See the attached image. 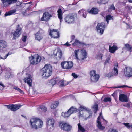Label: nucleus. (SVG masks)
<instances>
[{
  "label": "nucleus",
  "mask_w": 132,
  "mask_h": 132,
  "mask_svg": "<svg viewBox=\"0 0 132 132\" xmlns=\"http://www.w3.org/2000/svg\"><path fill=\"white\" fill-rule=\"evenodd\" d=\"M79 50V49H78L74 51L75 58L77 59V62L79 64H81L83 62V61L87 58V53L86 50H81V55L80 56V58H79L78 57V53Z\"/></svg>",
  "instance_id": "nucleus-1"
},
{
  "label": "nucleus",
  "mask_w": 132,
  "mask_h": 132,
  "mask_svg": "<svg viewBox=\"0 0 132 132\" xmlns=\"http://www.w3.org/2000/svg\"><path fill=\"white\" fill-rule=\"evenodd\" d=\"M30 123L32 128L36 129L41 128L43 123L42 120L38 118L31 119Z\"/></svg>",
  "instance_id": "nucleus-2"
},
{
  "label": "nucleus",
  "mask_w": 132,
  "mask_h": 132,
  "mask_svg": "<svg viewBox=\"0 0 132 132\" xmlns=\"http://www.w3.org/2000/svg\"><path fill=\"white\" fill-rule=\"evenodd\" d=\"M52 72V68L50 64H46L42 69V76L45 79H47L51 75Z\"/></svg>",
  "instance_id": "nucleus-3"
},
{
  "label": "nucleus",
  "mask_w": 132,
  "mask_h": 132,
  "mask_svg": "<svg viewBox=\"0 0 132 132\" xmlns=\"http://www.w3.org/2000/svg\"><path fill=\"white\" fill-rule=\"evenodd\" d=\"M31 64L32 65H37L40 62L42 58L38 54H36L34 56L31 55L29 57Z\"/></svg>",
  "instance_id": "nucleus-4"
},
{
  "label": "nucleus",
  "mask_w": 132,
  "mask_h": 132,
  "mask_svg": "<svg viewBox=\"0 0 132 132\" xmlns=\"http://www.w3.org/2000/svg\"><path fill=\"white\" fill-rule=\"evenodd\" d=\"M75 17L77 18V14H69L65 17L64 19L66 22L70 24L74 23Z\"/></svg>",
  "instance_id": "nucleus-5"
},
{
  "label": "nucleus",
  "mask_w": 132,
  "mask_h": 132,
  "mask_svg": "<svg viewBox=\"0 0 132 132\" xmlns=\"http://www.w3.org/2000/svg\"><path fill=\"white\" fill-rule=\"evenodd\" d=\"M89 74L90 76L91 81L93 82H96L99 80L100 76L99 74L96 73V72L95 70L90 71Z\"/></svg>",
  "instance_id": "nucleus-6"
},
{
  "label": "nucleus",
  "mask_w": 132,
  "mask_h": 132,
  "mask_svg": "<svg viewBox=\"0 0 132 132\" xmlns=\"http://www.w3.org/2000/svg\"><path fill=\"white\" fill-rule=\"evenodd\" d=\"M59 126L61 130L67 132L70 131L72 127L69 123L63 122L60 123Z\"/></svg>",
  "instance_id": "nucleus-7"
},
{
  "label": "nucleus",
  "mask_w": 132,
  "mask_h": 132,
  "mask_svg": "<svg viewBox=\"0 0 132 132\" xmlns=\"http://www.w3.org/2000/svg\"><path fill=\"white\" fill-rule=\"evenodd\" d=\"M73 63L72 61H64L61 63V67L64 69H71L73 67Z\"/></svg>",
  "instance_id": "nucleus-8"
},
{
  "label": "nucleus",
  "mask_w": 132,
  "mask_h": 132,
  "mask_svg": "<svg viewBox=\"0 0 132 132\" xmlns=\"http://www.w3.org/2000/svg\"><path fill=\"white\" fill-rule=\"evenodd\" d=\"M22 28L20 27L19 24L17 26L16 29L15 31L12 34L13 36L12 40H16V38L19 37L22 33Z\"/></svg>",
  "instance_id": "nucleus-9"
},
{
  "label": "nucleus",
  "mask_w": 132,
  "mask_h": 132,
  "mask_svg": "<svg viewBox=\"0 0 132 132\" xmlns=\"http://www.w3.org/2000/svg\"><path fill=\"white\" fill-rule=\"evenodd\" d=\"M105 24L104 22H101L98 23L96 27L97 31L99 32L100 35L102 34L104 32L105 28Z\"/></svg>",
  "instance_id": "nucleus-10"
},
{
  "label": "nucleus",
  "mask_w": 132,
  "mask_h": 132,
  "mask_svg": "<svg viewBox=\"0 0 132 132\" xmlns=\"http://www.w3.org/2000/svg\"><path fill=\"white\" fill-rule=\"evenodd\" d=\"M49 31H50L49 35L51 37L54 38H58L59 37V32L57 30L50 29Z\"/></svg>",
  "instance_id": "nucleus-11"
},
{
  "label": "nucleus",
  "mask_w": 132,
  "mask_h": 132,
  "mask_svg": "<svg viewBox=\"0 0 132 132\" xmlns=\"http://www.w3.org/2000/svg\"><path fill=\"white\" fill-rule=\"evenodd\" d=\"M52 16L50 14V13L48 12H44L40 19L41 21H44L45 22H48L50 20Z\"/></svg>",
  "instance_id": "nucleus-12"
},
{
  "label": "nucleus",
  "mask_w": 132,
  "mask_h": 132,
  "mask_svg": "<svg viewBox=\"0 0 132 132\" xmlns=\"http://www.w3.org/2000/svg\"><path fill=\"white\" fill-rule=\"evenodd\" d=\"M4 7H6L12 4L16 3L17 0H1Z\"/></svg>",
  "instance_id": "nucleus-13"
},
{
  "label": "nucleus",
  "mask_w": 132,
  "mask_h": 132,
  "mask_svg": "<svg viewBox=\"0 0 132 132\" xmlns=\"http://www.w3.org/2000/svg\"><path fill=\"white\" fill-rule=\"evenodd\" d=\"M124 74L126 76H132V68L129 67H126L124 69Z\"/></svg>",
  "instance_id": "nucleus-14"
},
{
  "label": "nucleus",
  "mask_w": 132,
  "mask_h": 132,
  "mask_svg": "<svg viewBox=\"0 0 132 132\" xmlns=\"http://www.w3.org/2000/svg\"><path fill=\"white\" fill-rule=\"evenodd\" d=\"M7 108L13 111H15L18 109H19L21 106L20 105H18L17 104H12L6 105Z\"/></svg>",
  "instance_id": "nucleus-15"
},
{
  "label": "nucleus",
  "mask_w": 132,
  "mask_h": 132,
  "mask_svg": "<svg viewBox=\"0 0 132 132\" xmlns=\"http://www.w3.org/2000/svg\"><path fill=\"white\" fill-rule=\"evenodd\" d=\"M24 81L28 84L29 87L32 86V79L30 75L29 74L28 77L24 78Z\"/></svg>",
  "instance_id": "nucleus-16"
},
{
  "label": "nucleus",
  "mask_w": 132,
  "mask_h": 132,
  "mask_svg": "<svg viewBox=\"0 0 132 132\" xmlns=\"http://www.w3.org/2000/svg\"><path fill=\"white\" fill-rule=\"evenodd\" d=\"M7 46V42L3 40H0V52H2L3 49L6 48Z\"/></svg>",
  "instance_id": "nucleus-17"
},
{
  "label": "nucleus",
  "mask_w": 132,
  "mask_h": 132,
  "mask_svg": "<svg viewBox=\"0 0 132 132\" xmlns=\"http://www.w3.org/2000/svg\"><path fill=\"white\" fill-rule=\"evenodd\" d=\"M119 100L121 102H127L128 101L127 96L122 94H120Z\"/></svg>",
  "instance_id": "nucleus-18"
},
{
  "label": "nucleus",
  "mask_w": 132,
  "mask_h": 132,
  "mask_svg": "<svg viewBox=\"0 0 132 132\" xmlns=\"http://www.w3.org/2000/svg\"><path fill=\"white\" fill-rule=\"evenodd\" d=\"M99 10L96 7H93L90 10H88V12L92 15H96L98 14Z\"/></svg>",
  "instance_id": "nucleus-19"
},
{
  "label": "nucleus",
  "mask_w": 132,
  "mask_h": 132,
  "mask_svg": "<svg viewBox=\"0 0 132 132\" xmlns=\"http://www.w3.org/2000/svg\"><path fill=\"white\" fill-rule=\"evenodd\" d=\"M54 120L52 118H49L47 120L46 123L48 126H51L53 127L54 126Z\"/></svg>",
  "instance_id": "nucleus-20"
},
{
  "label": "nucleus",
  "mask_w": 132,
  "mask_h": 132,
  "mask_svg": "<svg viewBox=\"0 0 132 132\" xmlns=\"http://www.w3.org/2000/svg\"><path fill=\"white\" fill-rule=\"evenodd\" d=\"M54 56L56 57V59L57 60H59L61 59L62 56V52L61 50H60L57 52L56 53L54 54Z\"/></svg>",
  "instance_id": "nucleus-21"
},
{
  "label": "nucleus",
  "mask_w": 132,
  "mask_h": 132,
  "mask_svg": "<svg viewBox=\"0 0 132 132\" xmlns=\"http://www.w3.org/2000/svg\"><path fill=\"white\" fill-rule=\"evenodd\" d=\"M85 44L82 42L79 41L78 40L75 39L74 42L72 44V45L73 46H79L85 45Z\"/></svg>",
  "instance_id": "nucleus-22"
},
{
  "label": "nucleus",
  "mask_w": 132,
  "mask_h": 132,
  "mask_svg": "<svg viewBox=\"0 0 132 132\" xmlns=\"http://www.w3.org/2000/svg\"><path fill=\"white\" fill-rule=\"evenodd\" d=\"M58 18L60 20V23L63 21V14L61 8H59L57 11Z\"/></svg>",
  "instance_id": "nucleus-23"
},
{
  "label": "nucleus",
  "mask_w": 132,
  "mask_h": 132,
  "mask_svg": "<svg viewBox=\"0 0 132 132\" xmlns=\"http://www.w3.org/2000/svg\"><path fill=\"white\" fill-rule=\"evenodd\" d=\"M88 11H87L86 10L82 9L79 10L78 11V13L80 15H82L83 16L84 18H86V17L87 15V14Z\"/></svg>",
  "instance_id": "nucleus-24"
},
{
  "label": "nucleus",
  "mask_w": 132,
  "mask_h": 132,
  "mask_svg": "<svg viewBox=\"0 0 132 132\" xmlns=\"http://www.w3.org/2000/svg\"><path fill=\"white\" fill-rule=\"evenodd\" d=\"M118 67V63H115L114 65V68L112 70V72H113V75L116 76L118 73L117 68Z\"/></svg>",
  "instance_id": "nucleus-25"
},
{
  "label": "nucleus",
  "mask_w": 132,
  "mask_h": 132,
  "mask_svg": "<svg viewBox=\"0 0 132 132\" xmlns=\"http://www.w3.org/2000/svg\"><path fill=\"white\" fill-rule=\"evenodd\" d=\"M117 49V46L114 45L112 46H109V50L110 53H114Z\"/></svg>",
  "instance_id": "nucleus-26"
},
{
  "label": "nucleus",
  "mask_w": 132,
  "mask_h": 132,
  "mask_svg": "<svg viewBox=\"0 0 132 132\" xmlns=\"http://www.w3.org/2000/svg\"><path fill=\"white\" fill-rule=\"evenodd\" d=\"M35 39L40 41L43 38V37L41 35L40 31H39L37 33L35 34Z\"/></svg>",
  "instance_id": "nucleus-27"
},
{
  "label": "nucleus",
  "mask_w": 132,
  "mask_h": 132,
  "mask_svg": "<svg viewBox=\"0 0 132 132\" xmlns=\"http://www.w3.org/2000/svg\"><path fill=\"white\" fill-rule=\"evenodd\" d=\"M78 110L77 108L73 106H72L69 108L68 111L70 114H71L73 113L76 112Z\"/></svg>",
  "instance_id": "nucleus-28"
},
{
  "label": "nucleus",
  "mask_w": 132,
  "mask_h": 132,
  "mask_svg": "<svg viewBox=\"0 0 132 132\" xmlns=\"http://www.w3.org/2000/svg\"><path fill=\"white\" fill-rule=\"evenodd\" d=\"M31 10V7L29 6L27 8L26 10L22 12V14L24 16H27L30 14V13H27V12H29Z\"/></svg>",
  "instance_id": "nucleus-29"
},
{
  "label": "nucleus",
  "mask_w": 132,
  "mask_h": 132,
  "mask_svg": "<svg viewBox=\"0 0 132 132\" xmlns=\"http://www.w3.org/2000/svg\"><path fill=\"white\" fill-rule=\"evenodd\" d=\"M92 108L94 109L93 111L95 113H96L98 110V105L97 103H95L92 106Z\"/></svg>",
  "instance_id": "nucleus-30"
},
{
  "label": "nucleus",
  "mask_w": 132,
  "mask_h": 132,
  "mask_svg": "<svg viewBox=\"0 0 132 132\" xmlns=\"http://www.w3.org/2000/svg\"><path fill=\"white\" fill-rule=\"evenodd\" d=\"M16 11L15 9L11 10L7 12L4 14V15L5 16H7L13 14L16 12Z\"/></svg>",
  "instance_id": "nucleus-31"
},
{
  "label": "nucleus",
  "mask_w": 132,
  "mask_h": 132,
  "mask_svg": "<svg viewBox=\"0 0 132 132\" xmlns=\"http://www.w3.org/2000/svg\"><path fill=\"white\" fill-rule=\"evenodd\" d=\"M125 48L127 50L131 52L132 51V46L128 43L125 44Z\"/></svg>",
  "instance_id": "nucleus-32"
},
{
  "label": "nucleus",
  "mask_w": 132,
  "mask_h": 132,
  "mask_svg": "<svg viewBox=\"0 0 132 132\" xmlns=\"http://www.w3.org/2000/svg\"><path fill=\"white\" fill-rule=\"evenodd\" d=\"M59 104L58 101L53 102L51 104V108L52 109H55L58 106Z\"/></svg>",
  "instance_id": "nucleus-33"
},
{
  "label": "nucleus",
  "mask_w": 132,
  "mask_h": 132,
  "mask_svg": "<svg viewBox=\"0 0 132 132\" xmlns=\"http://www.w3.org/2000/svg\"><path fill=\"white\" fill-rule=\"evenodd\" d=\"M114 20L113 16L109 14H108L106 16V20L108 24L109 20Z\"/></svg>",
  "instance_id": "nucleus-34"
},
{
  "label": "nucleus",
  "mask_w": 132,
  "mask_h": 132,
  "mask_svg": "<svg viewBox=\"0 0 132 132\" xmlns=\"http://www.w3.org/2000/svg\"><path fill=\"white\" fill-rule=\"evenodd\" d=\"M109 0H97V3L100 4H105L108 3Z\"/></svg>",
  "instance_id": "nucleus-35"
},
{
  "label": "nucleus",
  "mask_w": 132,
  "mask_h": 132,
  "mask_svg": "<svg viewBox=\"0 0 132 132\" xmlns=\"http://www.w3.org/2000/svg\"><path fill=\"white\" fill-rule=\"evenodd\" d=\"M97 127L99 129L101 130H103L105 128V127L102 126L101 122H98L97 123Z\"/></svg>",
  "instance_id": "nucleus-36"
},
{
  "label": "nucleus",
  "mask_w": 132,
  "mask_h": 132,
  "mask_svg": "<svg viewBox=\"0 0 132 132\" xmlns=\"http://www.w3.org/2000/svg\"><path fill=\"white\" fill-rule=\"evenodd\" d=\"M78 131H80L81 132H85L86 130L81 125L80 123L78 124Z\"/></svg>",
  "instance_id": "nucleus-37"
},
{
  "label": "nucleus",
  "mask_w": 132,
  "mask_h": 132,
  "mask_svg": "<svg viewBox=\"0 0 132 132\" xmlns=\"http://www.w3.org/2000/svg\"><path fill=\"white\" fill-rule=\"evenodd\" d=\"M38 110L39 111H42L44 112H46L47 110V109L45 106H41L38 108Z\"/></svg>",
  "instance_id": "nucleus-38"
},
{
  "label": "nucleus",
  "mask_w": 132,
  "mask_h": 132,
  "mask_svg": "<svg viewBox=\"0 0 132 132\" xmlns=\"http://www.w3.org/2000/svg\"><path fill=\"white\" fill-rule=\"evenodd\" d=\"M62 114V116L65 118L68 117L71 115L68 111L66 112H63Z\"/></svg>",
  "instance_id": "nucleus-39"
},
{
  "label": "nucleus",
  "mask_w": 132,
  "mask_h": 132,
  "mask_svg": "<svg viewBox=\"0 0 132 132\" xmlns=\"http://www.w3.org/2000/svg\"><path fill=\"white\" fill-rule=\"evenodd\" d=\"M13 89L17 90L21 94H24V92L23 90L16 86H14Z\"/></svg>",
  "instance_id": "nucleus-40"
},
{
  "label": "nucleus",
  "mask_w": 132,
  "mask_h": 132,
  "mask_svg": "<svg viewBox=\"0 0 132 132\" xmlns=\"http://www.w3.org/2000/svg\"><path fill=\"white\" fill-rule=\"evenodd\" d=\"M113 75V73L112 72H110L108 73L105 74L104 76L105 77H107L109 78L111 77Z\"/></svg>",
  "instance_id": "nucleus-41"
},
{
  "label": "nucleus",
  "mask_w": 132,
  "mask_h": 132,
  "mask_svg": "<svg viewBox=\"0 0 132 132\" xmlns=\"http://www.w3.org/2000/svg\"><path fill=\"white\" fill-rule=\"evenodd\" d=\"M103 57V54L101 53H99L98 54L96 58L97 59H100L101 60H102V57Z\"/></svg>",
  "instance_id": "nucleus-42"
},
{
  "label": "nucleus",
  "mask_w": 132,
  "mask_h": 132,
  "mask_svg": "<svg viewBox=\"0 0 132 132\" xmlns=\"http://www.w3.org/2000/svg\"><path fill=\"white\" fill-rule=\"evenodd\" d=\"M111 98L110 97H105L104 98L103 101L104 102H107L111 101Z\"/></svg>",
  "instance_id": "nucleus-43"
},
{
  "label": "nucleus",
  "mask_w": 132,
  "mask_h": 132,
  "mask_svg": "<svg viewBox=\"0 0 132 132\" xmlns=\"http://www.w3.org/2000/svg\"><path fill=\"white\" fill-rule=\"evenodd\" d=\"M5 87V86L2 83L0 82V90H3Z\"/></svg>",
  "instance_id": "nucleus-44"
},
{
  "label": "nucleus",
  "mask_w": 132,
  "mask_h": 132,
  "mask_svg": "<svg viewBox=\"0 0 132 132\" xmlns=\"http://www.w3.org/2000/svg\"><path fill=\"white\" fill-rule=\"evenodd\" d=\"M27 38V36L26 35H24L22 36L21 38L23 42H25L26 41Z\"/></svg>",
  "instance_id": "nucleus-45"
},
{
  "label": "nucleus",
  "mask_w": 132,
  "mask_h": 132,
  "mask_svg": "<svg viewBox=\"0 0 132 132\" xmlns=\"http://www.w3.org/2000/svg\"><path fill=\"white\" fill-rule=\"evenodd\" d=\"M124 124L128 129H130L131 127V125H130L129 123H125Z\"/></svg>",
  "instance_id": "nucleus-46"
},
{
  "label": "nucleus",
  "mask_w": 132,
  "mask_h": 132,
  "mask_svg": "<svg viewBox=\"0 0 132 132\" xmlns=\"http://www.w3.org/2000/svg\"><path fill=\"white\" fill-rule=\"evenodd\" d=\"M108 132H118L116 129L113 128H110L108 130Z\"/></svg>",
  "instance_id": "nucleus-47"
},
{
  "label": "nucleus",
  "mask_w": 132,
  "mask_h": 132,
  "mask_svg": "<svg viewBox=\"0 0 132 132\" xmlns=\"http://www.w3.org/2000/svg\"><path fill=\"white\" fill-rule=\"evenodd\" d=\"M100 15L102 16L105 17V16H106V13L105 12H102L100 13Z\"/></svg>",
  "instance_id": "nucleus-48"
},
{
  "label": "nucleus",
  "mask_w": 132,
  "mask_h": 132,
  "mask_svg": "<svg viewBox=\"0 0 132 132\" xmlns=\"http://www.w3.org/2000/svg\"><path fill=\"white\" fill-rule=\"evenodd\" d=\"M50 82L51 83V84L52 85H54L56 84V81L54 79H52L51 80Z\"/></svg>",
  "instance_id": "nucleus-49"
},
{
  "label": "nucleus",
  "mask_w": 132,
  "mask_h": 132,
  "mask_svg": "<svg viewBox=\"0 0 132 132\" xmlns=\"http://www.w3.org/2000/svg\"><path fill=\"white\" fill-rule=\"evenodd\" d=\"M61 83L60 84V86L61 87H63L64 86V81L62 80L61 81Z\"/></svg>",
  "instance_id": "nucleus-50"
},
{
  "label": "nucleus",
  "mask_w": 132,
  "mask_h": 132,
  "mask_svg": "<svg viewBox=\"0 0 132 132\" xmlns=\"http://www.w3.org/2000/svg\"><path fill=\"white\" fill-rule=\"evenodd\" d=\"M72 75L73 76V77L75 78V79L77 78L78 77V75L77 74H76L75 73H72Z\"/></svg>",
  "instance_id": "nucleus-51"
},
{
  "label": "nucleus",
  "mask_w": 132,
  "mask_h": 132,
  "mask_svg": "<svg viewBox=\"0 0 132 132\" xmlns=\"http://www.w3.org/2000/svg\"><path fill=\"white\" fill-rule=\"evenodd\" d=\"M110 60V59L109 58H108L105 60V62H104V64H106L107 63H109V61Z\"/></svg>",
  "instance_id": "nucleus-52"
},
{
  "label": "nucleus",
  "mask_w": 132,
  "mask_h": 132,
  "mask_svg": "<svg viewBox=\"0 0 132 132\" xmlns=\"http://www.w3.org/2000/svg\"><path fill=\"white\" fill-rule=\"evenodd\" d=\"M54 14V10L53 9H51L50 10V14H51L52 16Z\"/></svg>",
  "instance_id": "nucleus-53"
},
{
  "label": "nucleus",
  "mask_w": 132,
  "mask_h": 132,
  "mask_svg": "<svg viewBox=\"0 0 132 132\" xmlns=\"http://www.w3.org/2000/svg\"><path fill=\"white\" fill-rule=\"evenodd\" d=\"M125 8L129 10H130L131 9L132 7L127 5V6Z\"/></svg>",
  "instance_id": "nucleus-54"
},
{
  "label": "nucleus",
  "mask_w": 132,
  "mask_h": 132,
  "mask_svg": "<svg viewBox=\"0 0 132 132\" xmlns=\"http://www.w3.org/2000/svg\"><path fill=\"white\" fill-rule=\"evenodd\" d=\"M75 36L74 35H72L71 36V40L70 42V43H71V42L73 41L75 38Z\"/></svg>",
  "instance_id": "nucleus-55"
},
{
  "label": "nucleus",
  "mask_w": 132,
  "mask_h": 132,
  "mask_svg": "<svg viewBox=\"0 0 132 132\" xmlns=\"http://www.w3.org/2000/svg\"><path fill=\"white\" fill-rule=\"evenodd\" d=\"M110 8L111 9H112L113 10H115V8L113 4L110 6Z\"/></svg>",
  "instance_id": "nucleus-56"
},
{
  "label": "nucleus",
  "mask_w": 132,
  "mask_h": 132,
  "mask_svg": "<svg viewBox=\"0 0 132 132\" xmlns=\"http://www.w3.org/2000/svg\"><path fill=\"white\" fill-rule=\"evenodd\" d=\"M79 108L81 111H82L83 110V109H85L86 108L84 106H80L79 107Z\"/></svg>",
  "instance_id": "nucleus-57"
},
{
  "label": "nucleus",
  "mask_w": 132,
  "mask_h": 132,
  "mask_svg": "<svg viewBox=\"0 0 132 132\" xmlns=\"http://www.w3.org/2000/svg\"><path fill=\"white\" fill-rule=\"evenodd\" d=\"M112 95V96L115 99V98L117 97V94H116V93L115 92H114Z\"/></svg>",
  "instance_id": "nucleus-58"
},
{
  "label": "nucleus",
  "mask_w": 132,
  "mask_h": 132,
  "mask_svg": "<svg viewBox=\"0 0 132 132\" xmlns=\"http://www.w3.org/2000/svg\"><path fill=\"white\" fill-rule=\"evenodd\" d=\"M129 87L127 86L126 85H123L119 87L118 88H124V87Z\"/></svg>",
  "instance_id": "nucleus-59"
},
{
  "label": "nucleus",
  "mask_w": 132,
  "mask_h": 132,
  "mask_svg": "<svg viewBox=\"0 0 132 132\" xmlns=\"http://www.w3.org/2000/svg\"><path fill=\"white\" fill-rule=\"evenodd\" d=\"M64 45H65L68 46H71V44H70L68 43V42H67Z\"/></svg>",
  "instance_id": "nucleus-60"
},
{
  "label": "nucleus",
  "mask_w": 132,
  "mask_h": 132,
  "mask_svg": "<svg viewBox=\"0 0 132 132\" xmlns=\"http://www.w3.org/2000/svg\"><path fill=\"white\" fill-rule=\"evenodd\" d=\"M24 5V3H22L20 5L19 7H22V6H23Z\"/></svg>",
  "instance_id": "nucleus-61"
},
{
  "label": "nucleus",
  "mask_w": 132,
  "mask_h": 132,
  "mask_svg": "<svg viewBox=\"0 0 132 132\" xmlns=\"http://www.w3.org/2000/svg\"><path fill=\"white\" fill-rule=\"evenodd\" d=\"M100 116H99L98 118H97V123H98V122H101L100 121Z\"/></svg>",
  "instance_id": "nucleus-62"
},
{
  "label": "nucleus",
  "mask_w": 132,
  "mask_h": 132,
  "mask_svg": "<svg viewBox=\"0 0 132 132\" xmlns=\"http://www.w3.org/2000/svg\"><path fill=\"white\" fill-rule=\"evenodd\" d=\"M9 55V53L7 54L4 57V59H5L6 58L7 56H8V55Z\"/></svg>",
  "instance_id": "nucleus-63"
},
{
  "label": "nucleus",
  "mask_w": 132,
  "mask_h": 132,
  "mask_svg": "<svg viewBox=\"0 0 132 132\" xmlns=\"http://www.w3.org/2000/svg\"><path fill=\"white\" fill-rule=\"evenodd\" d=\"M128 2L130 3H132V0H128Z\"/></svg>",
  "instance_id": "nucleus-64"
}]
</instances>
